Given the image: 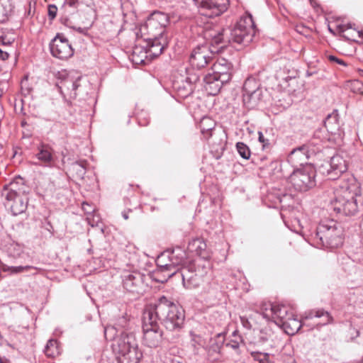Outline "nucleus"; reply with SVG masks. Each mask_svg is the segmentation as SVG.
Listing matches in <instances>:
<instances>
[{
    "instance_id": "f257e3e1",
    "label": "nucleus",
    "mask_w": 363,
    "mask_h": 363,
    "mask_svg": "<svg viewBox=\"0 0 363 363\" xmlns=\"http://www.w3.org/2000/svg\"><path fill=\"white\" fill-rule=\"evenodd\" d=\"M255 34V26L251 15L242 17L233 28L215 27L204 33L207 40L213 45L223 49L229 44L246 46L249 45Z\"/></svg>"
},
{
    "instance_id": "f03ea898",
    "label": "nucleus",
    "mask_w": 363,
    "mask_h": 363,
    "mask_svg": "<svg viewBox=\"0 0 363 363\" xmlns=\"http://www.w3.org/2000/svg\"><path fill=\"white\" fill-rule=\"evenodd\" d=\"M152 311L155 318L159 320L169 331L180 330L184 325V311L181 306L166 296H160L153 306L147 310Z\"/></svg>"
},
{
    "instance_id": "7ed1b4c3",
    "label": "nucleus",
    "mask_w": 363,
    "mask_h": 363,
    "mask_svg": "<svg viewBox=\"0 0 363 363\" xmlns=\"http://www.w3.org/2000/svg\"><path fill=\"white\" fill-rule=\"evenodd\" d=\"M352 183H344L334 191L335 196L330 201L331 208L337 213L344 216H354L358 211L357 196L359 192L357 184L352 179Z\"/></svg>"
},
{
    "instance_id": "20e7f679",
    "label": "nucleus",
    "mask_w": 363,
    "mask_h": 363,
    "mask_svg": "<svg viewBox=\"0 0 363 363\" xmlns=\"http://www.w3.org/2000/svg\"><path fill=\"white\" fill-rule=\"evenodd\" d=\"M28 187L24 184L22 179H15L5 185L1 191L4 198V205L9 208L13 216H18L26 211L28 203Z\"/></svg>"
},
{
    "instance_id": "39448f33",
    "label": "nucleus",
    "mask_w": 363,
    "mask_h": 363,
    "mask_svg": "<svg viewBox=\"0 0 363 363\" xmlns=\"http://www.w3.org/2000/svg\"><path fill=\"white\" fill-rule=\"evenodd\" d=\"M211 70L203 77L204 88L209 95L216 96L231 80L233 67L230 61L220 58L213 63Z\"/></svg>"
},
{
    "instance_id": "423d86ee",
    "label": "nucleus",
    "mask_w": 363,
    "mask_h": 363,
    "mask_svg": "<svg viewBox=\"0 0 363 363\" xmlns=\"http://www.w3.org/2000/svg\"><path fill=\"white\" fill-rule=\"evenodd\" d=\"M313 240L318 247L337 248L343 244V229L334 220L321 223L317 227Z\"/></svg>"
},
{
    "instance_id": "0eeeda50",
    "label": "nucleus",
    "mask_w": 363,
    "mask_h": 363,
    "mask_svg": "<svg viewBox=\"0 0 363 363\" xmlns=\"http://www.w3.org/2000/svg\"><path fill=\"white\" fill-rule=\"evenodd\" d=\"M313 318H323V323H316L317 327H321L334 323V319L329 312L323 308H318L306 312L302 320H299L295 315H293L291 318L288 319L286 322H284L283 325H281L280 328H283L286 334L293 335L298 333L302 327H304V325H306V320H311Z\"/></svg>"
},
{
    "instance_id": "6e6552de",
    "label": "nucleus",
    "mask_w": 363,
    "mask_h": 363,
    "mask_svg": "<svg viewBox=\"0 0 363 363\" xmlns=\"http://www.w3.org/2000/svg\"><path fill=\"white\" fill-rule=\"evenodd\" d=\"M143 340L149 347H157L162 341V331L152 311L144 312L143 321Z\"/></svg>"
},
{
    "instance_id": "1a4fd4ad",
    "label": "nucleus",
    "mask_w": 363,
    "mask_h": 363,
    "mask_svg": "<svg viewBox=\"0 0 363 363\" xmlns=\"http://www.w3.org/2000/svg\"><path fill=\"white\" fill-rule=\"evenodd\" d=\"M260 313L267 320L273 321L279 327L294 315L292 310L287 306L272 303H263L260 306Z\"/></svg>"
},
{
    "instance_id": "9d476101",
    "label": "nucleus",
    "mask_w": 363,
    "mask_h": 363,
    "mask_svg": "<svg viewBox=\"0 0 363 363\" xmlns=\"http://www.w3.org/2000/svg\"><path fill=\"white\" fill-rule=\"evenodd\" d=\"M169 24V16L161 11H154L146 20L143 29L146 30L150 37L159 38L167 35L166 27Z\"/></svg>"
},
{
    "instance_id": "9b49d317",
    "label": "nucleus",
    "mask_w": 363,
    "mask_h": 363,
    "mask_svg": "<svg viewBox=\"0 0 363 363\" xmlns=\"http://www.w3.org/2000/svg\"><path fill=\"white\" fill-rule=\"evenodd\" d=\"M315 172L311 167H303L294 170L289 179L294 189L298 191H306L315 186Z\"/></svg>"
},
{
    "instance_id": "f8f14e48",
    "label": "nucleus",
    "mask_w": 363,
    "mask_h": 363,
    "mask_svg": "<svg viewBox=\"0 0 363 363\" xmlns=\"http://www.w3.org/2000/svg\"><path fill=\"white\" fill-rule=\"evenodd\" d=\"M121 278L124 289L134 295L143 294L147 288L145 275L138 271L124 272Z\"/></svg>"
},
{
    "instance_id": "ddd939ff",
    "label": "nucleus",
    "mask_w": 363,
    "mask_h": 363,
    "mask_svg": "<svg viewBox=\"0 0 363 363\" xmlns=\"http://www.w3.org/2000/svg\"><path fill=\"white\" fill-rule=\"evenodd\" d=\"M208 41L210 46L199 45L193 50L189 57V62L193 67H205L213 60V54L222 50L216 45H211V40Z\"/></svg>"
},
{
    "instance_id": "4468645a",
    "label": "nucleus",
    "mask_w": 363,
    "mask_h": 363,
    "mask_svg": "<svg viewBox=\"0 0 363 363\" xmlns=\"http://www.w3.org/2000/svg\"><path fill=\"white\" fill-rule=\"evenodd\" d=\"M199 79V74L194 68H186L185 76L181 75L173 82V88L179 96L186 98L194 91V84Z\"/></svg>"
},
{
    "instance_id": "2eb2a0df",
    "label": "nucleus",
    "mask_w": 363,
    "mask_h": 363,
    "mask_svg": "<svg viewBox=\"0 0 363 363\" xmlns=\"http://www.w3.org/2000/svg\"><path fill=\"white\" fill-rule=\"evenodd\" d=\"M242 92L243 103L248 108L257 106L262 96L260 84L253 77H249L245 81Z\"/></svg>"
},
{
    "instance_id": "dca6fc26",
    "label": "nucleus",
    "mask_w": 363,
    "mask_h": 363,
    "mask_svg": "<svg viewBox=\"0 0 363 363\" xmlns=\"http://www.w3.org/2000/svg\"><path fill=\"white\" fill-rule=\"evenodd\" d=\"M50 50L53 57L66 60L74 55V50L68 39L63 34L57 33L50 43Z\"/></svg>"
},
{
    "instance_id": "f3484780",
    "label": "nucleus",
    "mask_w": 363,
    "mask_h": 363,
    "mask_svg": "<svg viewBox=\"0 0 363 363\" xmlns=\"http://www.w3.org/2000/svg\"><path fill=\"white\" fill-rule=\"evenodd\" d=\"M35 164L44 167H53L56 163V157L52 147L48 143H40L36 147Z\"/></svg>"
},
{
    "instance_id": "a211bd4d",
    "label": "nucleus",
    "mask_w": 363,
    "mask_h": 363,
    "mask_svg": "<svg viewBox=\"0 0 363 363\" xmlns=\"http://www.w3.org/2000/svg\"><path fill=\"white\" fill-rule=\"evenodd\" d=\"M199 128L206 140H209L210 138L213 137H218L219 141L213 140V143H218L219 145L223 143L225 131L220 128H216V122L212 118L203 117L199 123Z\"/></svg>"
},
{
    "instance_id": "6ab92c4d",
    "label": "nucleus",
    "mask_w": 363,
    "mask_h": 363,
    "mask_svg": "<svg viewBox=\"0 0 363 363\" xmlns=\"http://www.w3.org/2000/svg\"><path fill=\"white\" fill-rule=\"evenodd\" d=\"M113 348L121 355L130 352L132 350H138L135 335L133 333L123 332L119 337L115 338Z\"/></svg>"
},
{
    "instance_id": "aec40b11",
    "label": "nucleus",
    "mask_w": 363,
    "mask_h": 363,
    "mask_svg": "<svg viewBox=\"0 0 363 363\" xmlns=\"http://www.w3.org/2000/svg\"><path fill=\"white\" fill-rule=\"evenodd\" d=\"M229 0H206L200 9L202 15L209 18L219 16L225 12L229 6Z\"/></svg>"
},
{
    "instance_id": "412c9836",
    "label": "nucleus",
    "mask_w": 363,
    "mask_h": 363,
    "mask_svg": "<svg viewBox=\"0 0 363 363\" xmlns=\"http://www.w3.org/2000/svg\"><path fill=\"white\" fill-rule=\"evenodd\" d=\"M79 78L74 80L72 78L66 77L60 82V84H56L60 93L63 96L65 102L69 106L72 105V101L66 99V95H68L71 99H74L77 97V94L76 90L79 86Z\"/></svg>"
},
{
    "instance_id": "4be33fe9",
    "label": "nucleus",
    "mask_w": 363,
    "mask_h": 363,
    "mask_svg": "<svg viewBox=\"0 0 363 363\" xmlns=\"http://www.w3.org/2000/svg\"><path fill=\"white\" fill-rule=\"evenodd\" d=\"M347 169V163L346 160L340 155H335L330 160L329 168L326 170V174L329 179L335 180Z\"/></svg>"
},
{
    "instance_id": "5701e85b",
    "label": "nucleus",
    "mask_w": 363,
    "mask_h": 363,
    "mask_svg": "<svg viewBox=\"0 0 363 363\" xmlns=\"http://www.w3.org/2000/svg\"><path fill=\"white\" fill-rule=\"evenodd\" d=\"M177 274L181 276L183 285L186 289L196 288L201 284V277L196 274L195 267L191 264L186 267H180L179 272Z\"/></svg>"
},
{
    "instance_id": "b1692460",
    "label": "nucleus",
    "mask_w": 363,
    "mask_h": 363,
    "mask_svg": "<svg viewBox=\"0 0 363 363\" xmlns=\"http://www.w3.org/2000/svg\"><path fill=\"white\" fill-rule=\"evenodd\" d=\"M168 45V36L162 35L159 38L149 37L147 39L145 50L151 57L160 55Z\"/></svg>"
},
{
    "instance_id": "393cba45",
    "label": "nucleus",
    "mask_w": 363,
    "mask_h": 363,
    "mask_svg": "<svg viewBox=\"0 0 363 363\" xmlns=\"http://www.w3.org/2000/svg\"><path fill=\"white\" fill-rule=\"evenodd\" d=\"M156 262L157 269L155 274L157 275L164 274V279L157 280V281L163 283L177 274V270H172L171 268L169 262L167 259V253H163L159 256Z\"/></svg>"
},
{
    "instance_id": "a878e982",
    "label": "nucleus",
    "mask_w": 363,
    "mask_h": 363,
    "mask_svg": "<svg viewBox=\"0 0 363 363\" xmlns=\"http://www.w3.org/2000/svg\"><path fill=\"white\" fill-rule=\"evenodd\" d=\"M186 252L180 247H177L172 251L167 252V259L172 270H177V274L182 267H185L186 262Z\"/></svg>"
},
{
    "instance_id": "bb28decb",
    "label": "nucleus",
    "mask_w": 363,
    "mask_h": 363,
    "mask_svg": "<svg viewBox=\"0 0 363 363\" xmlns=\"http://www.w3.org/2000/svg\"><path fill=\"white\" fill-rule=\"evenodd\" d=\"M60 11V22L67 27H74L78 15V9L77 7L62 6Z\"/></svg>"
},
{
    "instance_id": "cd10ccee",
    "label": "nucleus",
    "mask_w": 363,
    "mask_h": 363,
    "mask_svg": "<svg viewBox=\"0 0 363 363\" xmlns=\"http://www.w3.org/2000/svg\"><path fill=\"white\" fill-rule=\"evenodd\" d=\"M306 148L304 146L293 150L288 157V160L294 165H302L307 160Z\"/></svg>"
},
{
    "instance_id": "c85d7f7f",
    "label": "nucleus",
    "mask_w": 363,
    "mask_h": 363,
    "mask_svg": "<svg viewBox=\"0 0 363 363\" xmlns=\"http://www.w3.org/2000/svg\"><path fill=\"white\" fill-rule=\"evenodd\" d=\"M225 340V334L223 333L217 334L214 338H212L208 350V355L212 356L214 354H220Z\"/></svg>"
},
{
    "instance_id": "c756f323",
    "label": "nucleus",
    "mask_w": 363,
    "mask_h": 363,
    "mask_svg": "<svg viewBox=\"0 0 363 363\" xmlns=\"http://www.w3.org/2000/svg\"><path fill=\"white\" fill-rule=\"evenodd\" d=\"M324 125L328 132L331 134L335 135L340 129V124L338 120V114L334 111L332 114H329L324 121Z\"/></svg>"
},
{
    "instance_id": "7c9ffc66",
    "label": "nucleus",
    "mask_w": 363,
    "mask_h": 363,
    "mask_svg": "<svg viewBox=\"0 0 363 363\" xmlns=\"http://www.w3.org/2000/svg\"><path fill=\"white\" fill-rule=\"evenodd\" d=\"M86 161H77L71 164L69 171L72 177L77 179H82L86 174Z\"/></svg>"
},
{
    "instance_id": "2f4dec72",
    "label": "nucleus",
    "mask_w": 363,
    "mask_h": 363,
    "mask_svg": "<svg viewBox=\"0 0 363 363\" xmlns=\"http://www.w3.org/2000/svg\"><path fill=\"white\" fill-rule=\"evenodd\" d=\"M143 353L138 350H132L127 354H122V357L118 359L119 363H140Z\"/></svg>"
},
{
    "instance_id": "473e14b6",
    "label": "nucleus",
    "mask_w": 363,
    "mask_h": 363,
    "mask_svg": "<svg viewBox=\"0 0 363 363\" xmlns=\"http://www.w3.org/2000/svg\"><path fill=\"white\" fill-rule=\"evenodd\" d=\"M206 243L200 238H194L189 241L187 249L191 252H194L198 255H202L203 252L206 250Z\"/></svg>"
},
{
    "instance_id": "72a5a7b5",
    "label": "nucleus",
    "mask_w": 363,
    "mask_h": 363,
    "mask_svg": "<svg viewBox=\"0 0 363 363\" xmlns=\"http://www.w3.org/2000/svg\"><path fill=\"white\" fill-rule=\"evenodd\" d=\"M243 342V339L239 335L238 330H235L232 333V338L225 344V346L233 349L236 354H240V345Z\"/></svg>"
},
{
    "instance_id": "f704fd0d",
    "label": "nucleus",
    "mask_w": 363,
    "mask_h": 363,
    "mask_svg": "<svg viewBox=\"0 0 363 363\" xmlns=\"http://www.w3.org/2000/svg\"><path fill=\"white\" fill-rule=\"evenodd\" d=\"M95 12L92 10L86 12V15L90 16V18L87 19V21L85 23L84 27H76L75 23L74 24V27H69L70 28H72L74 30H76L78 33L85 34L88 30L94 24V22L96 19L95 17Z\"/></svg>"
},
{
    "instance_id": "c9c22d12",
    "label": "nucleus",
    "mask_w": 363,
    "mask_h": 363,
    "mask_svg": "<svg viewBox=\"0 0 363 363\" xmlns=\"http://www.w3.org/2000/svg\"><path fill=\"white\" fill-rule=\"evenodd\" d=\"M45 354L50 357H54L59 354L58 343L55 340H50L47 342V345L44 350Z\"/></svg>"
},
{
    "instance_id": "e433bc0d",
    "label": "nucleus",
    "mask_w": 363,
    "mask_h": 363,
    "mask_svg": "<svg viewBox=\"0 0 363 363\" xmlns=\"http://www.w3.org/2000/svg\"><path fill=\"white\" fill-rule=\"evenodd\" d=\"M250 354L253 359L259 363H272L270 359L272 355L269 353L255 351Z\"/></svg>"
},
{
    "instance_id": "4c0bfd02",
    "label": "nucleus",
    "mask_w": 363,
    "mask_h": 363,
    "mask_svg": "<svg viewBox=\"0 0 363 363\" xmlns=\"http://www.w3.org/2000/svg\"><path fill=\"white\" fill-rule=\"evenodd\" d=\"M147 52L143 51L141 48H135L133 50V61L136 64L144 62L145 59L147 57Z\"/></svg>"
},
{
    "instance_id": "58836bf2",
    "label": "nucleus",
    "mask_w": 363,
    "mask_h": 363,
    "mask_svg": "<svg viewBox=\"0 0 363 363\" xmlns=\"http://www.w3.org/2000/svg\"><path fill=\"white\" fill-rule=\"evenodd\" d=\"M236 149L241 157L248 160L250 157L251 152L249 147L242 142L236 143Z\"/></svg>"
},
{
    "instance_id": "ea45409f",
    "label": "nucleus",
    "mask_w": 363,
    "mask_h": 363,
    "mask_svg": "<svg viewBox=\"0 0 363 363\" xmlns=\"http://www.w3.org/2000/svg\"><path fill=\"white\" fill-rule=\"evenodd\" d=\"M9 5L6 0H0V23L5 22L8 18Z\"/></svg>"
},
{
    "instance_id": "a19ab883",
    "label": "nucleus",
    "mask_w": 363,
    "mask_h": 363,
    "mask_svg": "<svg viewBox=\"0 0 363 363\" xmlns=\"http://www.w3.org/2000/svg\"><path fill=\"white\" fill-rule=\"evenodd\" d=\"M31 269L37 270L38 268L35 267L26 265V266H18V267H11L10 273L11 274H20L25 272H28Z\"/></svg>"
},
{
    "instance_id": "79ce46f5",
    "label": "nucleus",
    "mask_w": 363,
    "mask_h": 363,
    "mask_svg": "<svg viewBox=\"0 0 363 363\" xmlns=\"http://www.w3.org/2000/svg\"><path fill=\"white\" fill-rule=\"evenodd\" d=\"M137 120L138 125L140 126H145L150 122V116L147 112L141 111L137 115Z\"/></svg>"
},
{
    "instance_id": "37998d69",
    "label": "nucleus",
    "mask_w": 363,
    "mask_h": 363,
    "mask_svg": "<svg viewBox=\"0 0 363 363\" xmlns=\"http://www.w3.org/2000/svg\"><path fill=\"white\" fill-rule=\"evenodd\" d=\"M226 134L225 133V136L223 138V143L222 145H219L218 143H213V141L215 140V141H219V138L218 137H213V138H210L209 140H206L209 145L213 146V147H216V150L218 151V150H224V146H225V140H226Z\"/></svg>"
},
{
    "instance_id": "c03bdc74",
    "label": "nucleus",
    "mask_w": 363,
    "mask_h": 363,
    "mask_svg": "<svg viewBox=\"0 0 363 363\" xmlns=\"http://www.w3.org/2000/svg\"><path fill=\"white\" fill-rule=\"evenodd\" d=\"M351 28V24L348 23L347 25H339L337 26V29L342 38H344L347 40H352V39L350 36L345 34V32Z\"/></svg>"
},
{
    "instance_id": "a18cd8bd",
    "label": "nucleus",
    "mask_w": 363,
    "mask_h": 363,
    "mask_svg": "<svg viewBox=\"0 0 363 363\" xmlns=\"http://www.w3.org/2000/svg\"><path fill=\"white\" fill-rule=\"evenodd\" d=\"M351 90L354 93L361 94L363 93V83L359 80H355L351 82Z\"/></svg>"
},
{
    "instance_id": "49530a36",
    "label": "nucleus",
    "mask_w": 363,
    "mask_h": 363,
    "mask_svg": "<svg viewBox=\"0 0 363 363\" xmlns=\"http://www.w3.org/2000/svg\"><path fill=\"white\" fill-rule=\"evenodd\" d=\"M258 140L262 144L263 150L269 149L272 147V143L267 138H266L261 131L258 132Z\"/></svg>"
},
{
    "instance_id": "de8ad7c7",
    "label": "nucleus",
    "mask_w": 363,
    "mask_h": 363,
    "mask_svg": "<svg viewBox=\"0 0 363 363\" xmlns=\"http://www.w3.org/2000/svg\"><path fill=\"white\" fill-rule=\"evenodd\" d=\"M57 13V7L54 4H50L48 6V17L50 20H53Z\"/></svg>"
},
{
    "instance_id": "09e8293b",
    "label": "nucleus",
    "mask_w": 363,
    "mask_h": 363,
    "mask_svg": "<svg viewBox=\"0 0 363 363\" xmlns=\"http://www.w3.org/2000/svg\"><path fill=\"white\" fill-rule=\"evenodd\" d=\"M86 220L88 223L92 227H94V225H98V223L100 219L99 216L90 214L87 216Z\"/></svg>"
},
{
    "instance_id": "8fccbe9b",
    "label": "nucleus",
    "mask_w": 363,
    "mask_h": 363,
    "mask_svg": "<svg viewBox=\"0 0 363 363\" xmlns=\"http://www.w3.org/2000/svg\"><path fill=\"white\" fill-rule=\"evenodd\" d=\"M327 57H328V60L331 62H335V63H337V64L345 66V67L347 66V62H345L342 59L337 58L335 55H330Z\"/></svg>"
},
{
    "instance_id": "3c124183",
    "label": "nucleus",
    "mask_w": 363,
    "mask_h": 363,
    "mask_svg": "<svg viewBox=\"0 0 363 363\" xmlns=\"http://www.w3.org/2000/svg\"><path fill=\"white\" fill-rule=\"evenodd\" d=\"M79 5V0H65L64 4L62 6L67 7H77Z\"/></svg>"
},
{
    "instance_id": "603ef678",
    "label": "nucleus",
    "mask_w": 363,
    "mask_h": 363,
    "mask_svg": "<svg viewBox=\"0 0 363 363\" xmlns=\"http://www.w3.org/2000/svg\"><path fill=\"white\" fill-rule=\"evenodd\" d=\"M82 208L86 212V213H87L88 215L91 214V213L94 212V209L92 208L91 207V206L86 202H84L82 203Z\"/></svg>"
},
{
    "instance_id": "864d4df0",
    "label": "nucleus",
    "mask_w": 363,
    "mask_h": 363,
    "mask_svg": "<svg viewBox=\"0 0 363 363\" xmlns=\"http://www.w3.org/2000/svg\"><path fill=\"white\" fill-rule=\"evenodd\" d=\"M240 321L243 327L245 328L246 329L249 330L252 328V325L247 318L240 317Z\"/></svg>"
},
{
    "instance_id": "5fc2aeb1",
    "label": "nucleus",
    "mask_w": 363,
    "mask_h": 363,
    "mask_svg": "<svg viewBox=\"0 0 363 363\" xmlns=\"http://www.w3.org/2000/svg\"><path fill=\"white\" fill-rule=\"evenodd\" d=\"M11 267L8 266L7 264H4L1 259H0V269L3 272H10Z\"/></svg>"
},
{
    "instance_id": "6e6d98bb",
    "label": "nucleus",
    "mask_w": 363,
    "mask_h": 363,
    "mask_svg": "<svg viewBox=\"0 0 363 363\" xmlns=\"http://www.w3.org/2000/svg\"><path fill=\"white\" fill-rule=\"evenodd\" d=\"M170 363H184V362L180 357H174L171 359Z\"/></svg>"
},
{
    "instance_id": "4d7b16f0",
    "label": "nucleus",
    "mask_w": 363,
    "mask_h": 363,
    "mask_svg": "<svg viewBox=\"0 0 363 363\" xmlns=\"http://www.w3.org/2000/svg\"><path fill=\"white\" fill-rule=\"evenodd\" d=\"M8 57V54L0 49V60H5Z\"/></svg>"
},
{
    "instance_id": "13d9d810",
    "label": "nucleus",
    "mask_w": 363,
    "mask_h": 363,
    "mask_svg": "<svg viewBox=\"0 0 363 363\" xmlns=\"http://www.w3.org/2000/svg\"><path fill=\"white\" fill-rule=\"evenodd\" d=\"M132 210L131 209H128V211H125L122 213V216L123 218L125 219V220H128V213L129 212H131Z\"/></svg>"
},
{
    "instance_id": "bf43d9fd",
    "label": "nucleus",
    "mask_w": 363,
    "mask_h": 363,
    "mask_svg": "<svg viewBox=\"0 0 363 363\" xmlns=\"http://www.w3.org/2000/svg\"><path fill=\"white\" fill-rule=\"evenodd\" d=\"M308 320H306V325H305L304 326H307V327H309L310 328V330H312L313 328V327L311 326V323H308Z\"/></svg>"
},
{
    "instance_id": "052dcab7",
    "label": "nucleus",
    "mask_w": 363,
    "mask_h": 363,
    "mask_svg": "<svg viewBox=\"0 0 363 363\" xmlns=\"http://www.w3.org/2000/svg\"><path fill=\"white\" fill-rule=\"evenodd\" d=\"M358 36L363 38V31H358Z\"/></svg>"
},
{
    "instance_id": "680f3d73",
    "label": "nucleus",
    "mask_w": 363,
    "mask_h": 363,
    "mask_svg": "<svg viewBox=\"0 0 363 363\" xmlns=\"http://www.w3.org/2000/svg\"><path fill=\"white\" fill-rule=\"evenodd\" d=\"M287 196H288V195H286V194H284V195H283V198H281V199H280V202H282V201H283V200H284V199H286Z\"/></svg>"
},
{
    "instance_id": "e2e57ef3",
    "label": "nucleus",
    "mask_w": 363,
    "mask_h": 363,
    "mask_svg": "<svg viewBox=\"0 0 363 363\" xmlns=\"http://www.w3.org/2000/svg\"><path fill=\"white\" fill-rule=\"evenodd\" d=\"M1 363H11V362L9 359L6 358Z\"/></svg>"
},
{
    "instance_id": "0e129e2a",
    "label": "nucleus",
    "mask_w": 363,
    "mask_h": 363,
    "mask_svg": "<svg viewBox=\"0 0 363 363\" xmlns=\"http://www.w3.org/2000/svg\"><path fill=\"white\" fill-rule=\"evenodd\" d=\"M6 358L0 356V363H1Z\"/></svg>"
},
{
    "instance_id": "69168bd1",
    "label": "nucleus",
    "mask_w": 363,
    "mask_h": 363,
    "mask_svg": "<svg viewBox=\"0 0 363 363\" xmlns=\"http://www.w3.org/2000/svg\"><path fill=\"white\" fill-rule=\"evenodd\" d=\"M329 30H330V33H334V32L330 28H329Z\"/></svg>"
},
{
    "instance_id": "338daca9",
    "label": "nucleus",
    "mask_w": 363,
    "mask_h": 363,
    "mask_svg": "<svg viewBox=\"0 0 363 363\" xmlns=\"http://www.w3.org/2000/svg\"><path fill=\"white\" fill-rule=\"evenodd\" d=\"M241 363H245V362H241Z\"/></svg>"
}]
</instances>
